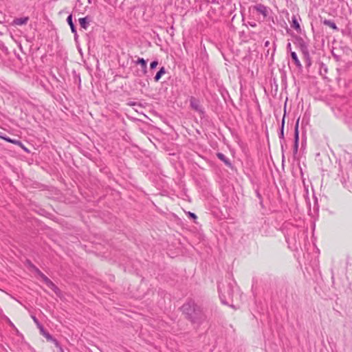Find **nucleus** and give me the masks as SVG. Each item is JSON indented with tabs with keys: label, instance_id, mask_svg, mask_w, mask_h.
Here are the masks:
<instances>
[{
	"label": "nucleus",
	"instance_id": "nucleus-1",
	"mask_svg": "<svg viewBox=\"0 0 352 352\" xmlns=\"http://www.w3.org/2000/svg\"><path fill=\"white\" fill-rule=\"evenodd\" d=\"M185 317L191 323L200 326L208 318L206 311L193 300H189L182 307Z\"/></svg>",
	"mask_w": 352,
	"mask_h": 352
},
{
	"label": "nucleus",
	"instance_id": "nucleus-2",
	"mask_svg": "<svg viewBox=\"0 0 352 352\" xmlns=\"http://www.w3.org/2000/svg\"><path fill=\"white\" fill-rule=\"evenodd\" d=\"M219 298L221 302L224 305H228L229 300L232 299L233 296V289L230 284H228L226 288H223V291L220 285H219Z\"/></svg>",
	"mask_w": 352,
	"mask_h": 352
},
{
	"label": "nucleus",
	"instance_id": "nucleus-3",
	"mask_svg": "<svg viewBox=\"0 0 352 352\" xmlns=\"http://www.w3.org/2000/svg\"><path fill=\"white\" fill-rule=\"evenodd\" d=\"M190 103L191 108L196 111L201 116L204 114V111L199 100L194 97H191L190 99Z\"/></svg>",
	"mask_w": 352,
	"mask_h": 352
},
{
	"label": "nucleus",
	"instance_id": "nucleus-4",
	"mask_svg": "<svg viewBox=\"0 0 352 352\" xmlns=\"http://www.w3.org/2000/svg\"><path fill=\"white\" fill-rule=\"evenodd\" d=\"M136 64H140L141 66V72L138 75L139 76H142L146 75L147 73V63L146 61L143 58H138V59L135 61Z\"/></svg>",
	"mask_w": 352,
	"mask_h": 352
},
{
	"label": "nucleus",
	"instance_id": "nucleus-5",
	"mask_svg": "<svg viewBox=\"0 0 352 352\" xmlns=\"http://www.w3.org/2000/svg\"><path fill=\"white\" fill-rule=\"evenodd\" d=\"M0 138L6 140L8 142H11L14 144L19 145L25 151H28V149L23 145V144L19 140L11 139V138L7 137L5 133H1V135H0Z\"/></svg>",
	"mask_w": 352,
	"mask_h": 352
},
{
	"label": "nucleus",
	"instance_id": "nucleus-6",
	"mask_svg": "<svg viewBox=\"0 0 352 352\" xmlns=\"http://www.w3.org/2000/svg\"><path fill=\"white\" fill-rule=\"evenodd\" d=\"M254 9L256 10L258 12L263 14L264 18H265L269 14L268 8L263 4H257L254 7Z\"/></svg>",
	"mask_w": 352,
	"mask_h": 352
},
{
	"label": "nucleus",
	"instance_id": "nucleus-7",
	"mask_svg": "<svg viewBox=\"0 0 352 352\" xmlns=\"http://www.w3.org/2000/svg\"><path fill=\"white\" fill-rule=\"evenodd\" d=\"M78 21H79L80 27L85 30H87L89 26V21L88 20V17L85 16L83 18H80Z\"/></svg>",
	"mask_w": 352,
	"mask_h": 352
},
{
	"label": "nucleus",
	"instance_id": "nucleus-8",
	"mask_svg": "<svg viewBox=\"0 0 352 352\" xmlns=\"http://www.w3.org/2000/svg\"><path fill=\"white\" fill-rule=\"evenodd\" d=\"M67 22L68 23L69 25L70 26L72 32L75 34V36L77 35L76 29V27L72 21V15L69 14L67 18Z\"/></svg>",
	"mask_w": 352,
	"mask_h": 352
},
{
	"label": "nucleus",
	"instance_id": "nucleus-9",
	"mask_svg": "<svg viewBox=\"0 0 352 352\" xmlns=\"http://www.w3.org/2000/svg\"><path fill=\"white\" fill-rule=\"evenodd\" d=\"M291 26L292 28H294L297 32H300V26L296 16H293L292 17V23Z\"/></svg>",
	"mask_w": 352,
	"mask_h": 352
},
{
	"label": "nucleus",
	"instance_id": "nucleus-10",
	"mask_svg": "<svg viewBox=\"0 0 352 352\" xmlns=\"http://www.w3.org/2000/svg\"><path fill=\"white\" fill-rule=\"evenodd\" d=\"M291 57L292 58V60H294L295 65H296V67L298 68V69H301L302 68V65L297 56V54L296 52H291Z\"/></svg>",
	"mask_w": 352,
	"mask_h": 352
},
{
	"label": "nucleus",
	"instance_id": "nucleus-11",
	"mask_svg": "<svg viewBox=\"0 0 352 352\" xmlns=\"http://www.w3.org/2000/svg\"><path fill=\"white\" fill-rule=\"evenodd\" d=\"M45 283L54 292L56 293L57 291H59V289L57 287V286L49 278L45 280Z\"/></svg>",
	"mask_w": 352,
	"mask_h": 352
},
{
	"label": "nucleus",
	"instance_id": "nucleus-12",
	"mask_svg": "<svg viewBox=\"0 0 352 352\" xmlns=\"http://www.w3.org/2000/svg\"><path fill=\"white\" fill-rule=\"evenodd\" d=\"M299 133H294V155L297 154L298 150Z\"/></svg>",
	"mask_w": 352,
	"mask_h": 352
},
{
	"label": "nucleus",
	"instance_id": "nucleus-13",
	"mask_svg": "<svg viewBox=\"0 0 352 352\" xmlns=\"http://www.w3.org/2000/svg\"><path fill=\"white\" fill-rule=\"evenodd\" d=\"M217 156L220 160L223 162L225 163V164H226L227 166H231V163H230L229 159L228 157H226L225 156V155H223L222 153H217Z\"/></svg>",
	"mask_w": 352,
	"mask_h": 352
},
{
	"label": "nucleus",
	"instance_id": "nucleus-14",
	"mask_svg": "<svg viewBox=\"0 0 352 352\" xmlns=\"http://www.w3.org/2000/svg\"><path fill=\"white\" fill-rule=\"evenodd\" d=\"M28 21V17L18 18V19H15L14 20V23L17 25H21L26 24Z\"/></svg>",
	"mask_w": 352,
	"mask_h": 352
},
{
	"label": "nucleus",
	"instance_id": "nucleus-15",
	"mask_svg": "<svg viewBox=\"0 0 352 352\" xmlns=\"http://www.w3.org/2000/svg\"><path fill=\"white\" fill-rule=\"evenodd\" d=\"M166 72L165 68L164 67H162L160 70L156 74L155 76L154 77V80L155 82L159 81V80L161 78L162 76Z\"/></svg>",
	"mask_w": 352,
	"mask_h": 352
},
{
	"label": "nucleus",
	"instance_id": "nucleus-16",
	"mask_svg": "<svg viewBox=\"0 0 352 352\" xmlns=\"http://www.w3.org/2000/svg\"><path fill=\"white\" fill-rule=\"evenodd\" d=\"M39 329L41 334L47 339V341L52 340V336L47 331H46L43 326H41Z\"/></svg>",
	"mask_w": 352,
	"mask_h": 352
},
{
	"label": "nucleus",
	"instance_id": "nucleus-17",
	"mask_svg": "<svg viewBox=\"0 0 352 352\" xmlns=\"http://www.w3.org/2000/svg\"><path fill=\"white\" fill-rule=\"evenodd\" d=\"M324 24L329 26L330 28H331L333 30H338V28H337L336 23L333 21H331V20H324Z\"/></svg>",
	"mask_w": 352,
	"mask_h": 352
},
{
	"label": "nucleus",
	"instance_id": "nucleus-18",
	"mask_svg": "<svg viewBox=\"0 0 352 352\" xmlns=\"http://www.w3.org/2000/svg\"><path fill=\"white\" fill-rule=\"evenodd\" d=\"M49 342H52V343H54V344L55 345V346L56 348H58V349H60V348H62L60 344L59 343V342L56 339L54 338L53 336L52 338V340H50Z\"/></svg>",
	"mask_w": 352,
	"mask_h": 352
},
{
	"label": "nucleus",
	"instance_id": "nucleus-19",
	"mask_svg": "<svg viewBox=\"0 0 352 352\" xmlns=\"http://www.w3.org/2000/svg\"><path fill=\"white\" fill-rule=\"evenodd\" d=\"M158 65V62L157 60H153L150 64V67L151 69H155Z\"/></svg>",
	"mask_w": 352,
	"mask_h": 352
},
{
	"label": "nucleus",
	"instance_id": "nucleus-20",
	"mask_svg": "<svg viewBox=\"0 0 352 352\" xmlns=\"http://www.w3.org/2000/svg\"><path fill=\"white\" fill-rule=\"evenodd\" d=\"M188 217L194 220H195L197 218V215L195 213L190 212H188Z\"/></svg>",
	"mask_w": 352,
	"mask_h": 352
},
{
	"label": "nucleus",
	"instance_id": "nucleus-21",
	"mask_svg": "<svg viewBox=\"0 0 352 352\" xmlns=\"http://www.w3.org/2000/svg\"><path fill=\"white\" fill-rule=\"evenodd\" d=\"M39 275L42 278L43 280L45 282L46 279H47L48 278L44 274H43L41 272L39 271Z\"/></svg>",
	"mask_w": 352,
	"mask_h": 352
},
{
	"label": "nucleus",
	"instance_id": "nucleus-22",
	"mask_svg": "<svg viewBox=\"0 0 352 352\" xmlns=\"http://www.w3.org/2000/svg\"><path fill=\"white\" fill-rule=\"evenodd\" d=\"M32 319H33L34 322L38 324V327H39V328H40V327H41V326H42V325L39 323V322H38V319H37L35 316H32Z\"/></svg>",
	"mask_w": 352,
	"mask_h": 352
},
{
	"label": "nucleus",
	"instance_id": "nucleus-23",
	"mask_svg": "<svg viewBox=\"0 0 352 352\" xmlns=\"http://www.w3.org/2000/svg\"><path fill=\"white\" fill-rule=\"evenodd\" d=\"M298 122H299V119L297 120L296 126H295V131H294L295 133L298 132Z\"/></svg>",
	"mask_w": 352,
	"mask_h": 352
},
{
	"label": "nucleus",
	"instance_id": "nucleus-24",
	"mask_svg": "<svg viewBox=\"0 0 352 352\" xmlns=\"http://www.w3.org/2000/svg\"><path fill=\"white\" fill-rule=\"evenodd\" d=\"M287 50H291L292 49V45H291V43H288L287 45Z\"/></svg>",
	"mask_w": 352,
	"mask_h": 352
},
{
	"label": "nucleus",
	"instance_id": "nucleus-25",
	"mask_svg": "<svg viewBox=\"0 0 352 352\" xmlns=\"http://www.w3.org/2000/svg\"><path fill=\"white\" fill-rule=\"evenodd\" d=\"M284 134L285 133H279V138L280 139H283L284 138Z\"/></svg>",
	"mask_w": 352,
	"mask_h": 352
},
{
	"label": "nucleus",
	"instance_id": "nucleus-26",
	"mask_svg": "<svg viewBox=\"0 0 352 352\" xmlns=\"http://www.w3.org/2000/svg\"><path fill=\"white\" fill-rule=\"evenodd\" d=\"M59 351H60V352H65V351H64V350H63V347H62V348H60V349H59Z\"/></svg>",
	"mask_w": 352,
	"mask_h": 352
},
{
	"label": "nucleus",
	"instance_id": "nucleus-27",
	"mask_svg": "<svg viewBox=\"0 0 352 352\" xmlns=\"http://www.w3.org/2000/svg\"><path fill=\"white\" fill-rule=\"evenodd\" d=\"M283 127H284V126H283V125H282V127H281V131H280L281 133H283Z\"/></svg>",
	"mask_w": 352,
	"mask_h": 352
},
{
	"label": "nucleus",
	"instance_id": "nucleus-28",
	"mask_svg": "<svg viewBox=\"0 0 352 352\" xmlns=\"http://www.w3.org/2000/svg\"><path fill=\"white\" fill-rule=\"evenodd\" d=\"M268 43H269L268 41H267L266 43H265V45H267Z\"/></svg>",
	"mask_w": 352,
	"mask_h": 352
}]
</instances>
